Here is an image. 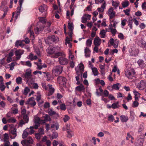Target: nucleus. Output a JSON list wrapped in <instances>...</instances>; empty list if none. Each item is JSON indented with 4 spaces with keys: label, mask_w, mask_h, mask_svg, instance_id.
I'll use <instances>...</instances> for the list:
<instances>
[{
    "label": "nucleus",
    "mask_w": 146,
    "mask_h": 146,
    "mask_svg": "<svg viewBox=\"0 0 146 146\" xmlns=\"http://www.w3.org/2000/svg\"><path fill=\"white\" fill-rule=\"evenodd\" d=\"M111 30V32L113 35V36H115L116 33L117 31L115 29H113L111 27H110L109 29Z\"/></svg>",
    "instance_id": "44"
},
{
    "label": "nucleus",
    "mask_w": 146,
    "mask_h": 146,
    "mask_svg": "<svg viewBox=\"0 0 146 146\" xmlns=\"http://www.w3.org/2000/svg\"><path fill=\"white\" fill-rule=\"evenodd\" d=\"M129 4V2L128 1H125L122 3V6L123 8L127 7Z\"/></svg>",
    "instance_id": "47"
},
{
    "label": "nucleus",
    "mask_w": 146,
    "mask_h": 146,
    "mask_svg": "<svg viewBox=\"0 0 146 146\" xmlns=\"http://www.w3.org/2000/svg\"><path fill=\"white\" fill-rule=\"evenodd\" d=\"M76 90L78 91L85 90V88L83 84H81L80 86H78L76 87Z\"/></svg>",
    "instance_id": "21"
},
{
    "label": "nucleus",
    "mask_w": 146,
    "mask_h": 146,
    "mask_svg": "<svg viewBox=\"0 0 146 146\" xmlns=\"http://www.w3.org/2000/svg\"><path fill=\"white\" fill-rule=\"evenodd\" d=\"M5 86L3 84V83H1L0 84V88L1 91H3L5 90Z\"/></svg>",
    "instance_id": "51"
},
{
    "label": "nucleus",
    "mask_w": 146,
    "mask_h": 146,
    "mask_svg": "<svg viewBox=\"0 0 146 146\" xmlns=\"http://www.w3.org/2000/svg\"><path fill=\"white\" fill-rule=\"evenodd\" d=\"M21 8V7L20 6V7H17V10L16 11V15L14 17L15 18H14L13 19L14 21H15L17 18L18 15L20 13Z\"/></svg>",
    "instance_id": "25"
},
{
    "label": "nucleus",
    "mask_w": 146,
    "mask_h": 146,
    "mask_svg": "<svg viewBox=\"0 0 146 146\" xmlns=\"http://www.w3.org/2000/svg\"><path fill=\"white\" fill-rule=\"evenodd\" d=\"M60 108L62 110H65L66 108L65 104H60Z\"/></svg>",
    "instance_id": "52"
},
{
    "label": "nucleus",
    "mask_w": 146,
    "mask_h": 146,
    "mask_svg": "<svg viewBox=\"0 0 146 146\" xmlns=\"http://www.w3.org/2000/svg\"><path fill=\"white\" fill-rule=\"evenodd\" d=\"M119 3H118L116 1L114 2L113 1H112V5L115 7V9H116L117 7H118L119 5Z\"/></svg>",
    "instance_id": "48"
},
{
    "label": "nucleus",
    "mask_w": 146,
    "mask_h": 146,
    "mask_svg": "<svg viewBox=\"0 0 146 146\" xmlns=\"http://www.w3.org/2000/svg\"><path fill=\"white\" fill-rule=\"evenodd\" d=\"M92 72L94 76L98 75V71L97 68L95 67H92Z\"/></svg>",
    "instance_id": "28"
},
{
    "label": "nucleus",
    "mask_w": 146,
    "mask_h": 146,
    "mask_svg": "<svg viewBox=\"0 0 146 146\" xmlns=\"http://www.w3.org/2000/svg\"><path fill=\"white\" fill-rule=\"evenodd\" d=\"M49 92H48L47 96H50L52 95L54 92V89H49L48 90Z\"/></svg>",
    "instance_id": "39"
},
{
    "label": "nucleus",
    "mask_w": 146,
    "mask_h": 146,
    "mask_svg": "<svg viewBox=\"0 0 146 146\" xmlns=\"http://www.w3.org/2000/svg\"><path fill=\"white\" fill-rule=\"evenodd\" d=\"M16 82L18 84H21L22 83V78L21 77L17 78L16 79Z\"/></svg>",
    "instance_id": "37"
},
{
    "label": "nucleus",
    "mask_w": 146,
    "mask_h": 146,
    "mask_svg": "<svg viewBox=\"0 0 146 146\" xmlns=\"http://www.w3.org/2000/svg\"><path fill=\"white\" fill-rule=\"evenodd\" d=\"M120 117L121 120L122 122H126L129 119L128 117L125 116L124 115H122L120 116Z\"/></svg>",
    "instance_id": "22"
},
{
    "label": "nucleus",
    "mask_w": 146,
    "mask_h": 146,
    "mask_svg": "<svg viewBox=\"0 0 146 146\" xmlns=\"http://www.w3.org/2000/svg\"><path fill=\"white\" fill-rule=\"evenodd\" d=\"M58 49H60L58 47H49L46 50L47 53L50 54H54Z\"/></svg>",
    "instance_id": "6"
},
{
    "label": "nucleus",
    "mask_w": 146,
    "mask_h": 146,
    "mask_svg": "<svg viewBox=\"0 0 146 146\" xmlns=\"http://www.w3.org/2000/svg\"><path fill=\"white\" fill-rule=\"evenodd\" d=\"M41 121L39 117H36L34 119L35 129H37L40 126Z\"/></svg>",
    "instance_id": "8"
},
{
    "label": "nucleus",
    "mask_w": 146,
    "mask_h": 146,
    "mask_svg": "<svg viewBox=\"0 0 146 146\" xmlns=\"http://www.w3.org/2000/svg\"><path fill=\"white\" fill-rule=\"evenodd\" d=\"M144 129V127L143 125H140L139 126L138 131L139 132H141Z\"/></svg>",
    "instance_id": "56"
},
{
    "label": "nucleus",
    "mask_w": 146,
    "mask_h": 146,
    "mask_svg": "<svg viewBox=\"0 0 146 146\" xmlns=\"http://www.w3.org/2000/svg\"><path fill=\"white\" fill-rule=\"evenodd\" d=\"M111 107L113 109H116L119 108V102H117L116 103H113L112 104Z\"/></svg>",
    "instance_id": "29"
},
{
    "label": "nucleus",
    "mask_w": 146,
    "mask_h": 146,
    "mask_svg": "<svg viewBox=\"0 0 146 146\" xmlns=\"http://www.w3.org/2000/svg\"><path fill=\"white\" fill-rule=\"evenodd\" d=\"M34 82V80H33L28 83V85L31 87H33L34 89H37L38 88V86L37 83H35Z\"/></svg>",
    "instance_id": "13"
},
{
    "label": "nucleus",
    "mask_w": 146,
    "mask_h": 146,
    "mask_svg": "<svg viewBox=\"0 0 146 146\" xmlns=\"http://www.w3.org/2000/svg\"><path fill=\"white\" fill-rule=\"evenodd\" d=\"M70 119L69 117L67 115H65L64 117L63 118L64 121V122H66L68 121Z\"/></svg>",
    "instance_id": "58"
},
{
    "label": "nucleus",
    "mask_w": 146,
    "mask_h": 146,
    "mask_svg": "<svg viewBox=\"0 0 146 146\" xmlns=\"http://www.w3.org/2000/svg\"><path fill=\"white\" fill-rule=\"evenodd\" d=\"M43 27L40 28H39L37 27H36L34 29V30L36 32V34H38L39 32L41 31H42L43 29Z\"/></svg>",
    "instance_id": "35"
},
{
    "label": "nucleus",
    "mask_w": 146,
    "mask_h": 146,
    "mask_svg": "<svg viewBox=\"0 0 146 146\" xmlns=\"http://www.w3.org/2000/svg\"><path fill=\"white\" fill-rule=\"evenodd\" d=\"M58 61L59 63L62 65L67 64L68 62V60L63 56L59 58Z\"/></svg>",
    "instance_id": "10"
},
{
    "label": "nucleus",
    "mask_w": 146,
    "mask_h": 146,
    "mask_svg": "<svg viewBox=\"0 0 146 146\" xmlns=\"http://www.w3.org/2000/svg\"><path fill=\"white\" fill-rule=\"evenodd\" d=\"M130 9H126L123 10V12L125 13V14L129 16V12H130Z\"/></svg>",
    "instance_id": "55"
},
{
    "label": "nucleus",
    "mask_w": 146,
    "mask_h": 146,
    "mask_svg": "<svg viewBox=\"0 0 146 146\" xmlns=\"http://www.w3.org/2000/svg\"><path fill=\"white\" fill-rule=\"evenodd\" d=\"M118 37L121 39H124V36L121 33H120L118 35Z\"/></svg>",
    "instance_id": "64"
},
{
    "label": "nucleus",
    "mask_w": 146,
    "mask_h": 146,
    "mask_svg": "<svg viewBox=\"0 0 146 146\" xmlns=\"http://www.w3.org/2000/svg\"><path fill=\"white\" fill-rule=\"evenodd\" d=\"M33 99L34 98L31 97L27 101L28 103L32 106H35L36 104V102L33 100Z\"/></svg>",
    "instance_id": "16"
},
{
    "label": "nucleus",
    "mask_w": 146,
    "mask_h": 146,
    "mask_svg": "<svg viewBox=\"0 0 146 146\" xmlns=\"http://www.w3.org/2000/svg\"><path fill=\"white\" fill-rule=\"evenodd\" d=\"M48 113L49 115L50 116H52L56 114V113L54 111L52 110V109H50L49 110Z\"/></svg>",
    "instance_id": "43"
},
{
    "label": "nucleus",
    "mask_w": 146,
    "mask_h": 146,
    "mask_svg": "<svg viewBox=\"0 0 146 146\" xmlns=\"http://www.w3.org/2000/svg\"><path fill=\"white\" fill-rule=\"evenodd\" d=\"M62 68L63 67L61 65L55 66L52 70V73L55 76H58L62 73Z\"/></svg>",
    "instance_id": "2"
},
{
    "label": "nucleus",
    "mask_w": 146,
    "mask_h": 146,
    "mask_svg": "<svg viewBox=\"0 0 146 146\" xmlns=\"http://www.w3.org/2000/svg\"><path fill=\"white\" fill-rule=\"evenodd\" d=\"M87 18L84 17H82V22L83 23H85L87 22Z\"/></svg>",
    "instance_id": "57"
},
{
    "label": "nucleus",
    "mask_w": 146,
    "mask_h": 146,
    "mask_svg": "<svg viewBox=\"0 0 146 146\" xmlns=\"http://www.w3.org/2000/svg\"><path fill=\"white\" fill-rule=\"evenodd\" d=\"M16 121V119L14 118H10L8 120V121L9 123H15Z\"/></svg>",
    "instance_id": "46"
},
{
    "label": "nucleus",
    "mask_w": 146,
    "mask_h": 146,
    "mask_svg": "<svg viewBox=\"0 0 146 146\" xmlns=\"http://www.w3.org/2000/svg\"><path fill=\"white\" fill-rule=\"evenodd\" d=\"M58 137V134L56 132H53L51 138L52 139H56Z\"/></svg>",
    "instance_id": "45"
},
{
    "label": "nucleus",
    "mask_w": 146,
    "mask_h": 146,
    "mask_svg": "<svg viewBox=\"0 0 146 146\" xmlns=\"http://www.w3.org/2000/svg\"><path fill=\"white\" fill-rule=\"evenodd\" d=\"M3 141L4 142V146H10V143L9 141L4 139Z\"/></svg>",
    "instance_id": "50"
},
{
    "label": "nucleus",
    "mask_w": 146,
    "mask_h": 146,
    "mask_svg": "<svg viewBox=\"0 0 146 146\" xmlns=\"http://www.w3.org/2000/svg\"><path fill=\"white\" fill-rule=\"evenodd\" d=\"M38 131L39 132V133H40V134H44V129L43 128H40L39 129Z\"/></svg>",
    "instance_id": "62"
},
{
    "label": "nucleus",
    "mask_w": 146,
    "mask_h": 146,
    "mask_svg": "<svg viewBox=\"0 0 146 146\" xmlns=\"http://www.w3.org/2000/svg\"><path fill=\"white\" fill-rule=\"evenodd\" d=\"M58 38L54 35H51L45 39V42L46 43L49 44L52 42H55L58 40Z\"/></svg>",
    "instance_id": "3"
},
{
    "label": "nucleus",
    "mask_w": 146,
    "mask_h": 146,
    "mask_svg": "<svg viewBox=\"0 0 146 146\" xmlns=\"http://www.w3.org/2000/svg\"><path fill=\"white\" fill-rule=\"evenodd\" d=\"M30 91V89L28 87H26L25 88L24 91L23 93L25 95L27 94L28 92Z\"/></svg>",
    "instance_id": "33"
},
{
    "label": "nucleus",
    "mask_w": 146,
    "mask_h": 146,
    "mask_svg": "<svg viewBox=\"0 0 146 146\" xmlns=\"http://www.w3.org/2000/svg\"><path fill=\"white\" fill-rule=\"evenodd\" d=\"M119 83H117L116 84H114L112 86V88L113 89L115 90H118L119 89V87L118 86Z\"/></svg>",
    "instance_id": "41"
},
{
    "label": "nucleus",
    "mask_w": 146,
    "mask_h": 146,
    "mask_svg": "<svg viewBox=\"0 0 146 146\" xmlns=\"http://www.w3.org/2000/svg\"><path fill=\"white\" fill-rule=\"evenodd\" d=\"M68 27L70 31H72L73 30V27L72 26V25L70 23H68Z\"/></svg>",
    "instance_id": "59"
},
{
    "label": "nucleus",
    "mask_w": 146,
    "mask_h": 146,
    "mask_svg": "<svg viewBox=\"0 0 146 146\" xmlns=\"http://www.w3.org/2000/svg\"><path fill=\"white\" fill-rule=\"evenodd\" d=\"M146 86V83L142 80L139 82L137 85V88L141 90H144Z\"/></svg>",
    "instance_id": "9"
},
{
    "label": "nucleus",
    "mask_w": 146,
    "mask_h": 146,
    "mask_svg": "<svg viewBox=\"0 0 146 146\" xmlns=\"http://www.w3.org/2000/svg\"><path fill=\"white\" fill-rule=\"evenodd\" d=\"M67 129L68 130L67 131V133H68L67 137L69 138H70L73 136V133L72 131L69 130L68 128Z\"/></svg>",
    "instance_id": "27"
},
{
    "label": "nucleus",
    "mask_w": 146,
    "mask_h": 146,
    "mask_svg": "<svg viewBox=\"0 0 146 146\" xmlns=\"http://www.w3.org/2000/svg\"><path fill=\"white\" fill-rule=\"evenodd\" d=\"M108 119L109 121L113 122L114 120V118L113 115H111L108 117Z\"/></svg>",
    "instance_id": "42"
},
{
    "label": "nucleus",
    "mask_w": 146,
    "mask_h": 146,
    "mask_svg": "<svg viewBox=\"0 0 146 146\" xmlns=\"http://www.w3.org/2000/svg\"><path fill=\"white\" fill-rule=\"evenodd\" d=\"M29 133L27 131V129L25 130L23 132L22 135V138L23 139L26 138L29 134Z\"/></svg>",
    "instance_id": "32"
},
{
    "label": "nucleus",
    "mask_w": 146,
    "mask_h": 146,
    "mask_svg": "<svg viewBox=\"0 0 146 146\" xmlns=\"http://www.w3.org/2000/svg\"><path fill=\"white\" fill-rule=\"evenodd\" d=\"M133 21V19H129L128 21V25L130 29H132Z\"/></svg>",
    "instance_id": "31"
},
{
    "label": "nucleus",
    "mask_w": 146,
    "mask_h": 146,
    "mask_svg": "<svg viewBox=\"0 0 146 146\" xmlns=\"http://www.w3.org/2000/svg\"><path fill=\"white\" fill-rule=\"evenodd\" d=\"M34 141L32 137H29L27 139L22 140L21 143L23 145H25L26 146H32Z\"/></svg>",
    "instance_id": "4"
},
{
    "label": "nucleus",
    "mask_w": 146,
    "mask_h": 146,
    "mask_svg": "<svg viewBox=\"0 0 146 146\" xmlns=\"http://www.w3.org/2000/svg\"><path fill=\"white\" fill-rule=\"evenodd\" d=\"M23 119L26 123H28L29 120V117L28 114L25 115L23 116Z\"/></svg>",
    "instance_id": "34"
},
{
    "label": "nucleus",
    "mask_w": 146,
    "mask_h": 146,
    "mask_svg": "<svg viewBox=\"0 0 146 146\" xmlns=\"http://www.w3.org/2000/svg\"><path fill=\"white\" fill-rule=\"evenodd\" d=\"M137 63L139 66L141 68H144L146 65L143 60H139L137 61Z\"/></svg>",
    "instance_id": "20"
},
{
    "label": "nucleus",
    "mask_w": 146,
    "mask_h": 146,
    "mask_svg": "<svg viewBox=\"0 0 146 146\" xmlns=\"http://www.w3.org/2000/svg\"><path fill=\"white\" fill-rule=\"evenodd\" d=\"M103 92V90L102 89L101 87H99L98 89H96V94L97 96H101L102 95V93Z\"/></svg>",
    "instance_id": "19"
},
{
    "label": "nucleus",
    "mask_w": 146,
    "mask_h": 146,
    "mask_svg": "<svg viewBox=\"0 0 146 146\" xmlns=\"http://www.w3.org/2000/svg\"><path fill=\"white\" fill-rule=\"evenodd\" d=\"M139 104V103L137 101H135L133 103V106L132 107L133 108H135L138 107Z\"/></svg>",
    "instance_id": "53"
},
{
    "label": "nucleus",
    "mask_w": 146,
    "mask_h": 146,
    "mask_svg": "<svg viewBox=\"0 0 146 146\" xmlns=\"http://www.w3.org/2000/svg\"><path fill=\"white\" fill-rule=\"evenodd\" d=\"M108 13L110 19H113L115 16V12L114 11L112 7L109 8L108 10Z\"/></svg>",
    "instance_id": "11"
},
{
    "label": "nucleus",
    "mask_w": 146,
    "mask_h": 146,
    "mask_svg": "<svg viewBox=\"0 0 146 146\" xmlns=\"http://www.w3.org/2000/svg\"><path fill=\"white\" fill-rule=\"evenodd\" d=\"M141 46V47L146 48V42L143 40H141L140 41Z\"/></svg>",
    "instance_id": "36"
},
{
    "label": "nucleus",
    "mask_w": 146,
    "mask_h": 146,
    "mask_svg": "<svg viewBox=\"0 0 146 146\" xmlns=\"http://www.w3.org/2000/svg\"><path fill=\"white\" fill-rule=\"evenodd\" d=\"M106 6V3L105 2L100 7L98 8L97 9V10L100 13H102L104 11Z\"/></svg>",
    "instance_id": "17"
},
{
    "label": "nucleus",
    "mask_w": 146,
    "mask_h": 146,
    "mask_svg": "<svg viewBox=\"0 0 146 146\" xmlns=\"http://www.w3.org/2000/svg\"><path fill=\"white\" fill-rule=\"evenodd\" d=\"M92 39H88L86 42V46L90 47L92 44Z\"/></svg>",
    "instance_id": "38"
},
{
    "label": "nucleus",
    "mask_w": 146,
    "mask_h": 146,
    "mask_svg": "<svg viewBox=\"0 0 146 146\" xmlns=\"http://www.w3.org/2000/svg\"><path fill=\"white\" fill-rule=\"evenodd\" d=\"M114 43L113 45V47L114 48H117L118 46L119 42L118 40L117 39H116L114 40Z\"/></svg>",
    "instance_id": "49"
},
{
    "label": "nucleus",
    "mask_w": 146,
    "mask_h": 146,
    "mask_svg": "<svg viewBox=\"0 0 146 146\" xmlns=\"http://www.w3.org/2000/svg\"><path fill=\"white\" fill-rule=\"evenodd\" d=\"M24 50H18L15 51V54L17 56L16 58L17 60H19L21 57V55L23 53Z\"/></svg>",
    "instance_id": "12"
},
{
    "label": "nucleus",
    "mask_w": 146,
    "mask_h": 146,
    "mask_svg": "<svg viewBox=\"0 0 146 146\" xmlns=\"http://www.w3.org/2000/svg\"><path fill=\"white\" fill-rule=\"evenodd\" d=\"M85 56L86 57H89L90 56V50L89 48L86 47L84 51Z\"/></svg>",
    "instance_id": "24"
},
{
    "label": "nucleus",
    "mask_w": 146,
    "mask_h": 146,
    "mask_svg": "<svg viewBox=\"0 0 146 146\" xmlns=\"http://www.w3.org/2000/svg\"><path fill=\"white\" fill-rule=\"evenodd\" d=\"M22 41L25 42L26 44L29 43L30 42L28 38H25L24 40H23Z\"/></svg>",
    "instance_id": "63"
},
{
    "label": "nucleus",
    "mask_w": 146,
    "mask_h": 146,
    "mask_svg": "<svg viewBox=\"0 0 146 146\" xmlns=\"http://www.w3.org/2000/svg\"><path fill=\"white\" fill-rule=\"evenodd\" d=\"M44 119L43 120H42V122L43 123H45L46 121H50L51 120L48 114H46L44 117Z\"/></svg>",
    "instance_id": "30"
},
{
    "label": "nucleus",
    "mask_w": 146,
    "mask_h": 146,
    "mask_svg": "<svg viewBox=\"0 0 146 146\" xmlns=\"http://www.w3.org/2000/svg\"><path fill=\"white\" fill-rule=\"evenodd\" d=\"M76 74L77 76H80V75L82 76L83 73H81V72L79 71L78 70H77V69H76Z\"/></svg>",
    "instance_id": "60"
},
{
    "label": "nucleus",
    "mask_w": 146,
    "mask_h": 146,
    "mask_svg": "<svg viewBox=\"0 0 146 146\" xmlns=\"http://www.w3.org/2000/svg\"><path fill=\"white\" fill-rule=\"evenodd\" d=\"M32 28V26H30L29 27V30L28 31V33H30V36L31 37H33V38H34V34L33 30H31Z\"/></svg>",
    "instance_id": "26"
},
{
    "label": "nucleus",
    "mask_w": 146,
    "mask_h": 146,
    "mask_svg": "<svg viewBox=\"0 0 146 146\" xmlns=\"http://www.w3.org/2000/svg\"><path fill=\"white\" fill-rule=\"evenodd\" d=\"M72 39H71V38H69L68 37H67L65 40V44H66V43H67L68 44L70 43V41L72 40Z\"/></svg>",
    "instance_id": "54"
},
{
    "label": "nucleus",
    "mask_w": 146,
    "mask_h": 146,
    "mask_svg": "<svg viewBox=\"0 0 146 146\" xmlns=\"http://www.w3.org/2000/svg\"><path fill=\"white\" fill-rule=\"evenodd\" d=\"M106 34V32L104 29H103L101 31L100 33V34L101 35V38H104L105 37Z\"/></svg>",
    "instance_id": "40"
},
{
    "label": "nucleus",
    "mask_w": 146,
    "mask_h": 146,
    "mask_svg": "<svg viewBox=\"0 0 146 146\" xmlns=\"http://www.w3.org/2000/svg\"><path fill=\"white\" fill-rule=\"evenodd\" d=\"M58 83L61 86H65L66 84L67 79L63 77L60 76L57 78Z\"/></svg>",
    "instance_id": "7"
},
{
    "label": "nucleus",
    "mask_w": 146,
    "mask_h": 146,
    "mask_svg": "<svg viewBox=\"0 0 146 146\" xmlns=\"http://www.w3.org/2000/svg\"><path fill=\"white\" fill-rule=\"evenodd\" d=\"M60 50V49H58L57 50L56 52L54 53V55L52 56L53 58H57L60 56H63V53L60 52H59Z\"/></svg>",
    "instance_id": "15"
},
{
    "label": "nucleus",
    "mask_w": 146,
    "mask_h": 146,
    "mask_svg": "<svg viewBox=\"0 0 146 146\" xmlns=\"http://www.w3.org/2000/svg\"><path fill=\"white\" fill-rule=\"evenodd\" d=\"M46 6L44 4L41 5L39 7L40 11L42 13L44 12L46 10Z\"/></svg>",
    "instance_id": "23"
},
{
    "label": "nucleus",
    "mask_w": 146,
    "mask_h": 146,
    "mask_svg": "<svg viewBox=\"0 0 146 146\" xmlns=\"http://www.w3.org/2000/svg\"><path fill=\"white\" fill-rule=\"evenodd\" d=\"M101 40L100 38L96 36L94 38V43L95 46H99L101 43Z\"/></svg>",
    "instance_id": "14"
},
{
    "label": "nucleus",
    "mask_w": 146,
    "mask_h": 146,
    "mask_svg": "<svg viewBox=\"0 0 146 146\" xmlns=\"http://www.w3.org/2000/svg\"><path fill=\"white\" fill-rule=\"evenodd\" d=\"M26 72L22 76L23 77L27 79V83L28 84L30 82H31L33 80V78L32 77L31 74V70L30 69H29L26 70Z\"/></svg>",
    "instance_id": "1"
},
{
    "label": "nucleus",
    "mask_w": 146,
    "mask_h": 146,
    "mask_svg": "<svg viewBox=\"0 0 146 146\" xmlns=\"http://www.w3.org/2000/svg\"><path fill=\"white\" fill-rule=\"evenodd\" d=\"M126 76L129 79H132L135 77V74L133 70L131 68H128L125 71Z\"/></svg>",
    "instance_id": "5"
},
{
    "label": "nucleus",
    "mask_w": 146,
    "mask_h": 146,
    "mask_svg": "<svg viewBox=\"0 0 146 146\" xmlns=\"http://www.w3.org/2000/svg\"><path fill=\"white\" fill-rule=\"evenodd\" d=\"M12 113L15 114H16L18 113V110L17 109L14 108L12 110Z\"/></svg>",
    "instance_id": "61"
},
{
    "label": "nucleus",
    "mask_w": 146,
    "mask_h": 146,
    "mask_svg": "<svg viewBox=\"0 0 146 146\" xmlns=\"http://www.w3.org/2000/svg\"><path fill=\"white\" fill-rule=\"evenodd\" d=\"M76 69H77L80 71L81 72V73H83L84 71V64L82 63H80L78 66L77 68Z\"/></svg>",
    "instance_id": "18"
}]
</instances>
